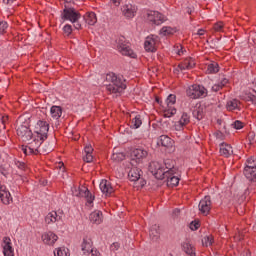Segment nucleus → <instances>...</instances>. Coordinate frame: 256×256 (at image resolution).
<instances>
[{
    "mask_svg": "<svg viewBox=\"0 0 256 256\" xmlns=\"http://www.w3.org/2000/svg\"><path fill=\"white\" fill-rule=\"evenodd\" d=\"M40 147V153H43L44 155H48V153H51V151L54 149L53 144L43 141L41 142Z\"/></svg>",
    "mask_w": 256,
    "mask_h": 256,
    "instance_id": "c9c22d12",
    "label": "nucleus"
},
{
    "mask_svg": "<svg viewBox=\"0 0 256 256\" xmlns=\"http://www.w3.org/2000/svg\"><path fill=\"white\" fill-rule=\"evenodd\" d=\"M181 71H187L195 67V60L193 58H186L182 63L178 65Z\"/></svg>",
    "mask_w": 256,
    "mask_h": 256,
    "instance_id": "a878e982",
    "label": "nucleus"
},
{
    "mask_svg": "<svg viewBox=\"0 0 256 256\" xmlns=\"http://www.w3.org/2000/svg\"><path fill=\"white\" fill-rule=\"evenodd\" d=\"M61 218V214H58L56 211H52L46 215L45 223L47 225H51V223H58V221H61Z\"/></svg>",
    "mask_w": 256,
    "mask_h": 256,
    "instance_id": "412c9836",
    "label": "nucleus"
},
{
    "mask_svg": "<svg viewBox=\"0 0 256 256\" xmlns=\"http://www.w3.org/2000/svg\"><path fill=\"white\" fill-rule=\"evenodd\" d=\"M246 255H247V256H251V252H247Z\"/></svg>",
    "mask_w": 256,
    "mask_h": 256,
    "instance_id": "69168bd1",
    "label": "nucleus"
},
{
    "mask_svg": "<svg viewBox=\"0 0 256 256\" xmlns=\"http://www.w3.org/2000/svg\"><path fill=\"white\" fill-rule=\"evenodd\" d=\"M50 115L54 121H59L63 115V108H61V106H52L50 108Z\"/></svg>",
    "mask_w": 256,
    "mask_h": 256,
    "instance_id": "bb28decb",
    "label": "nucleus"
},
{
    "mask_svg": "<svg viewBox=\"0 0 256 256\" xmlns=\"http://www.w3.org/2000/svg\"><path fill=\"white\" fill-rule=\"evenodd\" d=\"M239 105H241V102L237 99L229 100L226 104V108L228 111H236V109H239Z\"/></svg>",
    "mask_w": 256,
    "mask_h": 256,
    "instance_id": "e433bc0d",
    "label": "nucleus"
},
{
    "mask_svg": "<svg viewBox=\"0 0 256 256\" xmlns=\"http://www.w3.org/2000/svg\"><path fill=\"white\" fill-rule=\"evenodd\" d=\"M2 248L4 256H15V250L13 249V244L11 243V238L5 236L2 240Z\"/></svg>",
    "mask_w": 256,
    "mask_h": 256,
    "instance_id": "2eb2a0df",
    "label": "nucleus"
},
{
    "mask_svg": "<svg viewBox=\"0 0 256 256\" xmlns=\"http://www.w3.org/2000/svg\"><path fill=\"white\" fill-rule=\"evenodd\" d=\"M0 173L4 177H9V172L7 170H5L3 167L0 168Z\"/></svg>",
    "mask_w": 256,
    "mask_h": 256,
    "instance_id": "6e6d98bb",
    "label": "nucleus"
},
{
    "mask_svg": "<svg viewBox=\"0 0 256 256\" xmlns=\"http://www.w3.org/2000/svg\"><path fill=\"white\" fill-rule=\"evenodd\" d=\"M177 54H178V55H183V48L179 49V50L177 51Z\"/></svg>",
    "mask_w": 256,
    "mask_h": 256,
    "instance_id": "0e129e2a",
    "label": "nucleus"
},
{
    "mask_svg": "<svg viewBox=\"0 0 256 256\" xmlns=\"http://www.w3.org/2000/svg\"><path fill=\"white\" fill-rule=\"evenodd\" d=\"M175 33V29H173L170 26H164L160 30V35H163L164 37L167 35H173Z\"/></svg>",
    "mask_w": 256,
    "mask_h": 256,
    "instance_id": "a19ab883",
    "label": "nucleus"
},
{
    "mask_svg": "<svg viewBox=\"0 0 256 256\" xmlns=\"http://www.w3.org/2000/svg\"><path fill=\"white\" fill-rule=\"evenodd\" d=\"M111 3L115 6V7H119L121 5V0H110Z\"/></svg>",
    "mask_w": 256,
    "mask_h": 256,
    "instance_id": "13d9d810",
    "label": "nucleus"
},
{
    "mask_svg": "<svg viewBox=\"0 0 256 256\" xmlns=\"http://www.w3.org/2000/svg\"><path fill=\"white\" fill-rule=\"evenodd\" d=\"M214 30L223 31V23L219 22V23L214 24Z\"/></svg>",
    "mask_w": 256,
    "mask_h": 256,
    "instance_id": "864d4df0",
    "label": "nucleus"
},
{
    "mask_svg": "<svg viewBox=\"0 0 256 256\" xmlns=\"http://www.w3.org/2000/svg\"><path fill=\"white\" fill-rule=\"evenodd\" d=\"M208 75H215V73H219V64L217 62H212L207 66Z\"/></svg>",
    "mask_w": 256,
    "mask_h": 256,
    "instance_id": "4c0bfd02",
    "label": "nucleus"
},
{
    "mask_svg": "<svg viewBox=\"0 0 256 256\" xmlns=\"http://www.w3.org/2000/svg\"><path fill=\"white\" fill-rule=\"evenodd\" d=\"M182 249L186 255L195 256V247L189 242L182 243Z\"/></svg>",
    "mask_w": 256,
    "mask_h": 256,
    "instance_id": "2f4dec72",
    "label": "nucleus"
},
{
    "mask_svg": "<svg viewBox=\"0 0 256 256\" xmlns=\"http://www.w3.org/2000/svg\"><path fill=\"white\" fill-rule=\"evenodd\" d=\"M165 179L168 187H177L179 185L180 179L175 174L165 175Z\"/></svg>",
    "mask_w": 256,
    "mask_h": 256,
    "instance_id": "c756f323",
    "label": "nucleus"
},
{
    "mask_svg": "<svg viewBox=\"0 0 256 256\" xmlns=\"http://www.w3.org/2000/svg\"><path fill=\"white\" fill-rule=\"evenodd\" d=\"M143 125V120H141V115H136L134 118H132V125L131 127L133 129H139Z\"/></svg>",
    "mask_w": 256,
    "mask_h": 256,
    "instance_id": "58836bf2",
    "label": "nucleus"
},
{
    "mask_svg": "<svg viewBox=\"0 0 256 256\" xmlns=\"http://www.w3.org/2000/svg\"><path fill=\"white\" fill-rule=\"evenodd\" d=\"M119 247H121V244H119L118 242H114L113 244H111L110 249L112 251H119Z\"/></svg>",
    "mask_w": 256,
    "mask_h": 256,
    "instance_id": "603ef678",
    "label": "nucleus"
},
{
    "mask_svg": "<svg viewBox=\"0 0 256 256\" xmlns=\"http://www.w3.org/2000/svg\"><path fill=\"white\" fill-rule=\"evenodd\" d=\"M149 156V150L147 148L138 147L131 152V157L136 163H143L144 159Z\"/></svg>",
    "mask_w": 256,
    "mask_h": 256,
    "instance_id": "9b49d317",
    "label": "nucleus"
},
{
    "mask_svg": "<svg viewBox=\"0 0 256 256\" xmlns=\"http://www.w3.org/2000/svg\"><path fill=\"white\" fill-rule=\"evenodd\" d=\"M63 32L65 33V35H67L69 37V35H71L73 33V26H71V24H66L63 27Z\"/></svg>",
    "mask_w": 256,
    "mask_h": 256,
    "instance_id": "de8ad7c7",
    "label": "nucleus"
},
{
    "mask_svg": "<svg viewBox=\"0 0 256 256\" xmlns=\"http://www.w3.org/2000/svg\"><path fill=\"white\" fill-rule=\"evenodd\" d=\"M197 35H199L200 37H201L202 35H205V30L199 29L198 32H197Z\"/></svg>",
    "mask_w": 256,
    "mask_h": 256,
    "instance_id": "680f3d73",
    "label": "nucleus"
},
{
    "mask_svg": "<svg viewBox=\"0 0 256 256\" xmlns=\"http://www.w3.org/2000/svg\"><path fill=\"white\" fill-rule=\"evenodd\" d=\"M190 229L192 230V231H197L198 229H199V223H191L190 224Z\"/></svg>",
    "mask_w": 256,
    "mask_h": 256,
    "instance_id": "5fc2aeb1",
    "label": "nucleus"
},
{
    "mask_svg": "<svg viewBox=\"0 0 256 256\" xmlns=\"http://www.w3.org/2000/svg\"><path fill=\"white\" fill-rule=\"evenodd\" d=\"M232 127L234 129H243V122L236 120L233 122Z\"/></svg>",
    "mask_w": 256,
    "mask_h": 256,
    "instance_id": "8fccbe9b",
    "label": "nucleus"
},
{
    "mask_svg": "<svg viewBox=\"0 0 256 256\" xmlns=\"http://www.w3.org/2000/svg\"><path fill=\"white\" fill-rule=\"evenodd\" d=\"M116 49L121 53V55H125L126 57H131V59H135L137 54L131 49V45L127 42V39L124 36H120L116 40Z\"/></svg>",
    "mask_w": 256,
    "mask_h": 256,
    "instance_id": "20e7f679",
    "label": "nucleus"
},
{
    "mask_svg": "<svg viewBox=\"0 0 256 256\" xmlns=\"http://www.w3.org/2000/svg\"><path fill=\"white\" fill-rule=\"evenodd\" d=\"M15 0H2V2L4 3V5H11V3H13Z\"/></svg>",
    "mask_w": 256,
    "mask_h": 256,
    "instance_id": "052dcab7",
    "label": "nucleus"
},
{
    "mask_svg": "<svg viewBox=\"0 0 256 256\" xmlns=\"http://www.w3.org/2000/svg\"><path fill=\"white\" fill-rule=\"evenodd\" d=\"M157 36H148L144 42V49L148 53H155L157 51Z\"/></svg>",
    "mask_w": 256,
    "mask_h": 256,
    "instance_id": "dca6fc26",
    "label": "nucleus"
},
{
    "mask_svg": "<svg viewBox=\"0 0 256 256\" xmlns=\"http://www.w3.org/2000/svg\"><path fill=\"white\" fill-rule=\"evenodd\" d=\"M213 207V202L211 201V196H205L199 202L198 209L202 215H209Z\"/></svg>",
    "mask_w": 256,
    "mask_h": 256,
    "instance_id": "9d476101",
    "label": "nucleus"
},
{
    "mask_svg": "<svg viewBox=\"0 0 256 256\" xmlns=\"http://www.w3.org/2000/svg\"><path fill=\"white\" fill-rule=\"evenodd\" d=\"M243 173L248 181H256V168H244Z\"/></svg>",
    "mask_w": 256,
    "mask_h": 256,
    "instance_id": "473e14b6",
    "label": "nucleus"
},
{
    "mask_svg": "<svg viewBox=\"0 0 256 256\" xmlns=\"http://www.w3.org/2000/svg\"><path fill=\"white\" fill-rule=\"evenodd\" d=\"M36 135L28 146L22 147L24 155H39L41 153V143L47 139L49 133V123L39 120L36 125Z\"/></svg>",
    "mask_w": 256,
    "mask_h": 256,
    "instance_id": "f257e3e1",
    "label": "nucleus"
},
{
    "mask_svg": "<svg viewBox=\"0 0 256 256\" xmlns=\"http://www.w3.org/2000/svg\"><path fill=\"white\" fill-rule=\"evenodd\" d=\"M15 165L18 169H20L21 171H25L27 165L25 164V162H21V161H15Z\"/></svg>",
    "mask_w": 256,
    "mask_h": 256,
    "instance_id": "09e8293b",
    "label": "nucleus"
},
{
    "mask_svg": "<svg viewBox=\"0 0 256 256\" xmlns=\"http://www.w3.org/2000/svg\"><path fill=\"white\" fill-rule=\"evenodd\" d=\"M144 185H145V183H142V184H141V187H143Z\"/></svg>",
    "mask_w": 256,
    "mask_h": 256,
    "instance_id": "338daca9",
    "label": "nucleus"
},
{
    "mask_svg": "<svg viewBox=\"0 0 256 256\" xmlns=\"http://www.w3.org/2000/svg\"><path fill=\"white\" fill-rule=\"evenodd\" d=\"M149 235H150L151 241H154V242L159 241L161 237V230L159 225L155 224L151 226Z\"/></svg>",
    "mask_w": 256,
    "mask_h": 256,
    "instance_id": "393cba45",
    "label": "nucleus"
},
{
    "mask_svg": "<svg viewBox=\"0 0 256 256\" xmlns=\"http://www.w3.org/2000/svg\"><path fill=\"white\" fill-rule=\"evenodd\" d=\"M100 191L104 194V195H111V193H113L114 189L113 186H111V182L107 181V180H102L100 182Z\"/></svg>",
    "mask_w": 256,
    "mask_h": 256,
    "instance_id": "5701e85b",
    "label": "nucleus"
},
{
    "mask_svg": "<svg viewBox=\"0 0 256 256\" xmlns=\"http://www.w3.org/2000/svg\"><path fill=\"white\" fill-rule=\"evenodd\" d=\"M186 95L190 99H204L207 96V88L203 85L193 84L186 90Z\"/></svg>",
    "mask_w": 256,
    "mask_h": 256,
    "instance_id": "39448f33",
    "label": "nucleus"
},
{
    "mask_svg": "<svg viewBox=\"0 0 256 256\" xmlns=\"http://www.w3.org/2000/svg\"><path fill=\"white\" fill-rule=\"evenodd\" d=\"M190 117L189 114L187 113H183L180 120L178 122L175 123L174 128L176 131H183V127H185V125H189L190 123Z\"/></svg>",
    "mask_w": 256,
    "mask_h": 256,
    "instance_id": "6ab92c4d",
    "label": "nucleus"
},
{
    "mask_svg": "<svg viewBox=\"0 0 256 256\" xmlns=\"http://www.w3.org/2000/svg\"><path fill=\"white\" fill-rule=\"evenodd\" d=\"M41 239L43 241L44 245H55V243H57V240L59 239V236H57V234H55L52 231L49 232H45L44 234H42Z\"/></svg>",
    "mask_w": 256,
    "mask_h": 256,
    "instance_id": "f3484780",
    "label": "nucleus"
},
{
    "mask_svg": "<svg viewBox=\"0 0 256 256\" xmlns=\"http://www.w3.org/2000/svg\"><path fill=\"white\" fill-rule=\"evenodd\" d=\"M220 155L222 157H231L233 155V147L228 143L222 142L220 144Z\"/></svg>",
    "mask_w": 256,
    "mask_h": 256,
    "instance_id": "4be33fe9",
    "label": "nucleus"
},
{
    "mask_svg": "<svg viewBox=\"0 0 256 256\" xmlns=\"http://www.w3.org/2000/svg\"><path fill=\"white\" fill-rule=\"evenodd\" d=\"M90 253L91 256H101V252H99V250H97L96 248H94Z\"/></svg>",
    "mask_w": 256,
    "mask_h": 256,
    "instance_id": "4d7b16f0",
    "label": "nucleus"
},
{
    "mask_svg": "<svg viewBox=\"0 0 256 256\" xmlns=\"http://www.w3.org/2000/svg\"><path fill=\"white\" fill-rule=\"evenodd\" d=\"M121 11L126 19H133L137 13V7L132 4H125L122 6Z\"/></svg>",
    "mask_w": 256,
    "mask_h": 256,
    "instance_id": "a211bd4d",
    "label": "nucleus"
},
{
    "mask_svg": "<svg viewBox=\"0 0 256 256\" xmlns=\"http://www.w3.org/2000/svg\"><path fill=\"white\" fill-rule=\"evenodd\" d=\"M165 169V173H168L167 175L171 174H177V168L175 167V161L171 159H167L162 163Z\"/></svg>",
    "mask_w": 256,
    "mask_h": 256,
    "instance_id": "aec40b11",
    "label": "nucleus"
},
{
    "mask_svg": "<svg viewBox=\"0 0 256 256\" xmlns=\"http://www.w3.org/2000/svg\"><path fill=\"white\" fill-rule=\"evenodd\" d=\"M106 91L114 95H121L127 89V79L121 74L110 72L106 74Z\"/></svg>",
    "mask_w": 256,
    "mask_h": 256,
    "instance_id": "f03ea898",
    "label": "nucleus"
},
{
    "mask_svg": "<svg viewBox=\"0 0 256 256\" xmlns=\"http://www.w3.org/2000/svg\"><path fill=\"white\" fill-rule=\"evenodd\" d=\"M221 89H223L218 82L216 84H214L211 88V91H213V93H218V91H221Z\"/></svg>",
    "mask_w": 256,
    "mask_h": 256,
    "instance_id": "3c124183",
    "label": "nucleus"
},
{
    "mask_svg": "<svg viewBox=\"0 0 256 256\" xmlns=\"http://www.w3.org/2000/svg\"><path fill=\"white\" fill-rule=\"evenodd\" d=\"M229 83V78L225 77V76H220L219 80H218V84L220 85V87L223 89V87H225V85H227Z\"/></svg>",
    "mask_w": 256,
    "mask_h": 256,
    "instance_id": "49530a36",
    "label": "nucleus"
},
{
    "mask_svg": "<svg viewBox=\"0 0 256 256\" xmlns=\"http://www.w3.org/2000/svg\"><path fill=\"white\" fill-rule=\"evenodd\" d=\"M83 161H85V163H93V146H91V144L84 147Z\"/></svg>",
    "mask_w": 256,
    "mask_h": 256,
    "instance_id": "b1692460",
    "label": "nucleus"
},
{
    "mask_svg": "<svg viewBox=\"0 0 256 256\" xmlns=\"http://www.w3.org/2000/svg\"><path fill=\"white\" fill-rule=\"evenodd\" d=\"M158 144L162 147H171V145H173V140L167 135H162L159 138Z\"/></svg>",
    "mask_w": 256,
    "mask_h": 256,
    "instance_id": "f704fd0d",
    "label": "nucleus"
},
{
    "mask_svg": "<svg viewBox=\"0 0 256 256\" xmlns=\"http://www.w3.org/2000/svg\"><path fill=\"white\" fill-rule=\"evenodd\" d=\"M61 19L62 21H70V23H73L75 29H81V13L75 8H65L61 12Z\"/></svg>",
    "mask_w": 256,
    "mask_h": 256,
    "instance_id": "7ed1b4c3",
    "label": "nucleus"
},
{
    "mask_svg": "<svg viewBox=\"0 0 256 256\" xmlns=\"http://www.w3.org/2000/svg\"><path fill=\"white\" fill-rule=\"evenodd\" d=\"M149 171L155 179H159L160 181H163V179H165V175H168V173L165 172V166L163 163L157 161L150 162Z\"/></svg>",
    "mask_w": 256,
    "mask_h": 256,
    "instance_id": "423d86ee",
    "label": "nucleus"
},
{
    "mask_svg": "<svg viewBox=\"0 0 256 256\" xmlns=\"http://www.w3.org/2000/svg\"><path fill=\"white\" fill-rule=\"evenodd\" d=\"M84 21L88 25H95L97 23V14H95L94 12L86 13V15L84 16Z\"/></svg>",
    "mask_w": 256,
    "mask_h": 256,
    "instance_id": "72a5a7b5",
    "label": "nucleus"
},
{
    "mask_svg": "<svg viewBox=\"0 0 256 256\" xmlns=\"http://www.w3.org/2000/svg\"><path fill=\"white\" fill-rule=\"evenodd\" d=\"M250 101H251V103H253V105H256V95H251Z\"/></svg>",
    "mask_w": 256,
    "mask_h": 256,
    "instance_id": "bf43d9fd",
    "label": "nucleus"
},
{
    "mask_svg": "<svg viewBox=\"0 0 256 256\" xmlns=\"http://www.w3.org/2000/svg\"><path fill=\"white\" fill-rule=\"evenodd\" d=\"M147 19L152 25H163L167 21V17L159 11H149Z\"/></svg>",
    "mask_w": 256,
    "mask_h": 256,
    "instance_id": "1a4fd4ad",
    "label": "nucleus"
},
{
    "mask_svg": "<svg viewBox=\"0 0 256 256\" xmlns=\"http://www.w3.org/2000/svg\"><path fill=\"white\" fill-rule=\"evenodd\" d=\"M7 29H9V23L4 20H0V36L5 35L7 33Z\"/></svg>",
    "mask_w": 256,
    "mask_h": 256,
    "instance_id": "37998d69",
    "label": "nucleus"
},
{
    "mask_svg": "<svg viewBox=\"0 0 256 256\" xmlns=\"http://www.w3.org/2000/svg\"><path fill=\"white\" fill-rule=\"evenodd\" d=\"M54 256H69V250L65 246L56 248Z\"/></svg>",
    "mask_w": 256,
    "mask_h": 256,
    "instance_id": "ea45409f",
    "label": "nucleus"
},
{
    "mask_svg": "<svg viewBox=\"0 0 256 256\" xmlns=\"http://www.w3.org/2000/svg\"><path fill=\"white\" fill-rule=\"evenodd\" d=\"M141 173H143V171H141V169L139 168H132L130 169L129 173H128V178L130 181H139V179H141Z\"/></svg>",
    "mask_w": 256,
    "mask_h": 256,
    "instance_id": "c85d7f7f",
    "label": "nucleus"
},
{
    "mask_svg": "<svg viewBox=\"0 0 256 256\" xmlns=\"http://www.w3.org/2000/svg\"><path fill=\"white\" fill-rule=\"evenodd\" d=\"M244 168L256 169V158H248L246 161V166Z\"/></svg>",
    "mask_w": 256,
    "mask_h": 256,
    "instance_id": "c03bdc74",
    "label": "nucleus"
},
{
    "mask_svg": "<svg viewBox=\"0 0 256 256\" xmlns=\"http://www.w3.org/2000/svg\"><path fill=\"white\" fill-rule=\"evenodd\" d=\"M82 255L89 256L94 251L93 240L89 237H84L80 245Z\"/></svg>",
    "mask_w": 256,
    "mask_h": 256,
    "instance_id": "4468645a",
    "label": "nucleus"
},
{
    "mask_svg": "<svg viewBox=\"0 0 256 256\" xmlns=\"http://www.w3.org/2000/svg\"><path fill=\"white\" fill-rule=\"evenodd\" d=\"M177 103V96L170 94L166 99L167 109L164 111V117H173L177 113V109L173 107Z\"/></svg>",
    "mask_w": 256,
    "mask_h": 256,
    "instance_id": "6e6552de",
    "label": "nucleus"
},
{
    "mask_svg": "<svg viewBox=\"0 0 256 256\" xmlns=\"http://www.w3.org/2000/svg\"><path fill=\"white\" fill-rule=\"evenodd\" d=\"M192 115L194 119H197V121H201V119L205 117V107L203 106L196 107L193 110Z\"/></svg>",
    "mask_w": 256,
    "mask_h": 256,
    "instance_id": "7c9ffc66",
    "label": "nucleus"
},
{
    "mask_svg": "<svg viewBox=\"0 0 256 256\" xmlns=\"http://www.w3.org/2000/svg\"><path fill=\"white\" fill-rule=\"evenodd\" d=\"M91 223H95L96 225H101L103 223V212L96 210L90 214Z\"/></svg>",
    "mask_w": 256,
    "mask_h": 256,
    "instance_id": "cd10ccee",
    "label": "nucleus"
},
{
    "mask_svg": "<svg viewBox=\"0 0 256 256\" xmlns=\"http://www.w3.org/2000/svg\"><path fill=\"white\" fill-rule=\"evenodd\" d=\"M16 131H17L18 137H20V139H22V141L27 142V141H31V139H33V132L27 125H20Z\"/></svg>",
    "mask_w": 256,
    "mask_h": 256,
    "instance_id": "f8f14e48",
    "label": "nucleus"
},
{
    "mask_svg": "<svg viewBox=\"0 0 256 256\" xmlns=\"http://www.w3.org/2000/svg\"><path fill=\"white\" fill-rule=\"evenodd\" d=\"M0 201L3 203V205H10L13 203V197H11V192L7 189V186H5L0 181Z\"/></svg>",
    "mask_w": 256,
    "mask_h": 256,
    "instance_id": "ddd939ff",
    "label": "nucleus"
},
{
    "mask_svg": "<svg viewBox=\"0 0 256 256\" xmlns=\"http://www.w3.org/2000/svg\"><path fill=\"white\" fill-rule=\"evenodd\" d=\"M111 159H112V161H117V162L123 161V159H125V154L114 153V154H112Z\"/></svg>",
    "mask_w": 256,
    "mask_h": 256,
    "instance_id": "a18cd8bd",
    "label": "nucleus"
},
{
    "mask_svg": "<svg viewBox=\"0 0 256 256\" xmlns=\"http://www.w3.org/2000/svg\"><path fill=\"white\" fill-rule=\"evenodd\" d=\"M213 243H214L213 235L205 236V237L202 239V245H203V247H211V245H213Z\"/></svg>",
    "mask_w": 256,
    "mask_h": 256,
    "instance_id": "79ce46f5",
    "label": "nucleus"
},
{
    "mask_svg": "<svg viewBox=\"0 0 256 256\" xmlns=\"http://www.w3.org/2000/svg\"><path fill=\"white\" fill-rule=\"evenodd\" d=\"M72 194L74 195V197L86 199V201H87V203H89V205H91V203H93V201H95V196L93 194H91L89 189H87V187H85V186H80L78 188L73 187Z\"/></svg>",
    "mask_w": 256,
    "mask_h": 256,
    "instance_id": "0eeeda50",
    "label": "nucleus"
},
{
    "mask_svg": "<svg viewBox=\"0 0 256 256\" xmlns=\"http://www.w3.org/2000/svg\"><path fill=\"white\" fill-rule=\"evenodd\" d=\"M179 213H181V210H179V209H174V211H173V215H175V216H177V215H179Z\"/></svg>",
    "mask_w": 256,
    "mask_h": 256,
    "instance_id": "e2e57ef3",
    "label": "nucleus"
}]
</instances>
